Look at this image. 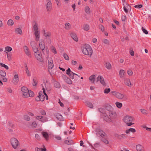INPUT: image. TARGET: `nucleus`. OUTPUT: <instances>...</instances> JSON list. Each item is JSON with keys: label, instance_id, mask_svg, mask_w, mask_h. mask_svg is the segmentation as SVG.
I'll return each instance as SVG.
<instances>
[{"label": "nucleus", "instance_id": "nucleus-29", "mask_svg": "<svg viewBox=\"0 0 151 151\" xmlns=\"http://www.w3.org/2000/svg\"><path fill=\"white\" fill-rule=\"evenodd\" d=\"M85 11L87 14H90L91 10L90 8L88 6H86L85 7Z\"/></svg>", "mask_w": 151, "mask_h": 151}, {"label": "nucleus", "instance_id": "nucleus-64", "mask_svg": "<svg viewBox=\"0 0 151 151\" xmlns=\"http://www.w3.org/2000/svg\"><path fill=\"white\" fill-rule=\"evenodd\" d=\"M8 125L9 127H11L13 128L14 127V125L11 122H9L8 124Z\"/></svg>", "mask_w": 151, "mask_h": 151}, {"label": "nucleus", "instance_id": "nucleus-24", "mask_svg": "<svg viewBox=\"0 0 151 151\" xmlns=\"http://www.w3.org/2000/svg\"><path fill=\"white\" fill-rule=\"evenodd\" d=\"M15 32L16 34L20 35H21L22 34L21 29L19 28H16L15 29Z\"/></svg>", "mask_w": 151, "mask_h": 151}, {"label": "nucleus", "instance_id": "nucleus-46", "mask_svg": "<svg viewBox=\"0 0 151 151\" xmlns=\"http://www.w3.org/2000/svg\"><path fill=\"white\" fill-rule=\"evenodd\" d=\"M28 97H33L34 96V93L32 91H29V92H28Z\"/></svg>", "mask_w": 151, "mask_h": 151}, {"label": "nucleus", "instance_id": "nucleus-62", "mask_svg": "<svg viewBox=\"0 0 151 151\" xmlns=\"http://www.w3.org/2000/svg\"><path fill=\"white\" fill-rule=\"evenodd\" d=\"M54 137L58 140H60L61 139V137L59 135H55L54 136Z\"/></svg>", "mask_w": 151, "mask_h": 151}, {"label": "nucleus", "instance_id": "nucleus-49", "mask_svg": "<svg viewBox=\"0 0 151 151\" xmlns=\"http://www.w3.org/2000/svg\"><path fill=\"white\" fill-rule=\"evenodd\" d=\"M63 57L65 60H69L68 56L65 53L64 54Z\"/></svg>", "mask_w": 151, "mask_h": 151}, {"label": "nucleus", "instance_id": "nucleus-58", "mask_svg": "<svg viewBox=\"0 0 151 151\" xmlns=\"http://www.w3.org/2000/svg\"><path fill=\"white\" fill-rule=\"evenodd\" d=\"M126 138V136L125 134H122L119 136V138L120 139L123 138Z\"/></svg>", "mask_w": 151, "mask_h": 151}, {"label": "nucleus", "instance_id": "nucleus-10", "mask_svg": "<svg viewBox=\"0 0 151 151\" xmlns=\"http://www.w3.org/2000/svg\"><path fill=\"white\" fill-rule=\"evenodd\" d=\"M45 89H46L47 91H49L51 90V86L50 83L47 81H46L45 83Z\"/></svg>", "mask_w": 151, "mask_h": 151}, {"label": "nucleus", "instance_id": "nucleus-55", "mask_svg": "<svg viewBox=\"0 0 151 151\" xmlns=\"http://www.w3.org/2000/svg\"><path fill=\"white\" fill-rule=\"evenodd\" d=\"M100 82L101 84H102L104 86L106 85L104 81V78L103 77H102V79H101Z\"/></svg>", "mask_w": 151, "mask_h": 151}, {"label": "nucleus", "instance_id": "nucleus-2", "mask_svg": "<svg viewBox=\"0 0 151 151\" xmlns=\"http://www.w3.org/2000/svg\"><path fill=\"white\" fill-rule=\"evenodd\" d=\"M124 122L128 126H130L134 124L132 122L134 121V119L130 116H126L123 119Z\"/></svg>", "mask_w": 151, "mask_h": 151}, {"label": "nucleus", "instance_id": "nucleus-23", "mask_svg": "<svg viewBox=\"0 0 151 151\" xmlns=\"http://www.w3.org/2000/svg\"><path fill=\"white\" fill-rule=\"evenodd\" d=\"M105 65L106 68L108 70H110L112 68L111 65L109 62H106Z\"/></svg>", "mask_w": 151, "mask_h": 151}, {"label": "nucleus", "instance_id": "nucleus-37", "mask_svg": "<svg viewBox=\"0 0 151 151\" xmlns=\"http://www.w3.org/2000/svg\"><path fill=\"white\" fill-rule=\"evenodd\" d=\"M140 111L141 113L144 115H147L148 114V111L145 109H140Z\"/></svg>", "mask_w": 151, "mask_h": 151}, {"label": "nucleus", "instance_id": "nucleus-63", "mask_svg": "<svg viewBox=\"0 0 151 151\" xmlns=\"http://www.w3.org/2000/svg\"><path fill=\"white\" fill-rule=\"evenodd\" d=\"M24 118L25 120L27 121H29L30 120V117L27 115H24Z\"/></svg>", "mask_w": 151, "mask_h": 151}, {"label": "nucleus", "instance_id": "nucleus-15", "mask_svg": "<svg viewBox=\"0 0 151 151\" xmlns=\"http://www.w3.org/2000/svg\"><path fill=\"white\" fill-rule=\"evenodd\" d=\"M52 4L51 2L50 1H49L46 4V9L47 11L48 12L50 11L52 9Z\"/></svg>", "mask_w": 151, "mask_h": 151}, {"label": "nucleus", "instance_id": "nucleus-38", "mask_svg": "<svg viewBox=\"0 0 151 151\" xmlns=\"http://www.w3.org/2000/svg\"><path fill=\"white\" fill-rule=\"evenodd\" d=\"M127 7H125L124 6V10L126 13H127L128 12V10L127 9H130L131 7L128 4H127Z\"/></svg>", "mask_w": 151, "mask_h": 151}, {"label": "nucleus", "instance_id": "nucleus-44", "mask_svg": "<svg viewBox=\"0 0 151 151\" xmlns=\"http://www.w3.org/2000/svg\"><path fill=\"white\" fill-rule=\"evenodd\" d=\"M115 104L116 105V106L119 108H120L122 106V103L116 102Z\"/></svg>", "mask_w": 151, "mask_h": 151}, {"label": "nucleus", "instance_id": "nucleus-17", "mask_svg": "<svg viewBox=\"0 0 151 151\" xmlns=\"http://www.w3.org/2000/svg\"><path fill=\"white\" fill-rule=\"evenodd\" d=\"M124 83L126 85L129 87H131L133 85L131 83L130 79L128 78L125 79Z\"/></svg>", "mask_w": 151, "mask_h": 151}, {"label": "nucleus", "instance_id": "nucleus-41", "mask_svg": "<svg viewBox=\"0 0 151 151\" xmlns=\"http://www.w3.org/2000/svg\"><path fill=\"white\" fill-rule=\"evenodd\" d=\"M30 45L32 47L35 46H37V43L34 41L32 40L30 42Z\"/></svg>", "mask_w": 151, "mask_h": 151}, {"label": "nucleus", "instance_id": "nucleus-52", "mask_svg": "<svg viewBox=\"0 0 151 151\" xmlns=\"http://www.w3.org/2000/svg\"><path fill=\"white\" fill-rule=\"evenodd\" d=\"M33 83L32 85L34 86H35L37 85V81L36 78H34L33 79Z\"/></svg>", "mask_w": 151, "mask_h": 151}, {"label": "nucleus", "instance_id": "nucleus-26", "mask_svg": "<svg viewBox=\"0 0 151 151\" xmlns=\"http://www.w3.org/2000/svg\"><path fill=\"white\" fill-rule=\"evenodd\" d=\"M95 75H93L89 77V79L91 81L92 83H93L95 81Z\"/></svg>", "mask_w": 151, "mask_h": 151}, {"label": "nucleus", "instance_id": "nucleus-61", "mask_svg": "<svg viewBox=\"0 0 151 151\" xmlns=\"http://www.w3.org/2000/svg\"><path fill=\"white\" fill-rule=\"evenodd\" d=\"M28 92L23 93L22 94L23 96L24 97L27 98L28 97Z\"/></svg>", "mask_w": 151, "mask_h": 151}, {"label": "nucleus", "instance_id": "nucleus-59", "mask_svg": "<svg viewBox=\"0 0 151 151\" xmlns=\"http://www.w3.org/2000/svg\"><path fill=\"white\" fill-rule=\"evenodd\" d=\"M127 73L128 75L130 76H132L133 74V72L130 69H129L127 70Z\"/></svg>", "mask_w": 151, "mask_h": 151}, {"label": "nucleus", "instance_id": "nucleus-25", "mask_svg": "<svg viewBox=\"0 0 151 151\" xmlns=\"http://www.w3.org/2000/svg\"><path fill=\"white\" fill-rule=\"evenodd\" d=\"M124 71L123 70H121L119 72L120 77L121 78H122L124 77L125 75Z\"/></svg>", "mask_w": 151, "mask_h": 151}, {"label": "nucleus", "instance_id": "nucleus-45", "mask_svg": "<svg viewBox=\"0 0 151 151\" xmlns=\"http://www.w3.org/2000/svg\"><path fill=\"white\" fill-rule=\"evenodd\" d=\"M0 65L2 67L4 68L6 70H8L9 68L8 66L2 63H0Z\"/></svg>", "mask_w": 151, "mask_h": 151}, {"label": "nucleus", "instance_id": "nucleus-14", "mask_svg": "<svg viewBox=\"0 0 151 151\" xmlns=\"http://www.w3.org/2000/svg\"><path fill=\"white\" fill-rule=\"evenodd\" d=\"M41 134L42 137H44L46 141L48 140L49 139V136L48 133L47 132L42 131Z\"/></svg>", "mask_w": 151, "mask_h": 151}, {"label": "nucleus", "instance_id": "nucleus-33", "mask_svg": "<svg viewBox=\"0 0 151 151\" xmlns=\"http://www.w3.org/2000/svg\"><path fill=\"white\" fill-rule=\"evenodd\" d=\"M5 50L4 51V52H9L11 51L12 50V48L9 46H6L5 47Z\"/></svg>", "mask_w": 151, "mask_h": 151}, {"label": "nucleus", "instance_id": "nucleus-43", "mask_svg": "<svg viewBox=\"0 0 151 151\" xmlns=\"http://www.w3.org/2000/svg\"><path fill=\"white\" fill-rule=\"evenodd\" d=\"M37 46H35L32 47V50L34 52V53L36 52L39 51V50Z\"/></svg>", "mask_w": 151, "mask_h": 151}, {"label": "nucleus", "instance_id": "nucleus-16", "mask_svg": "<svg viewBox=\"0 0 151 151\" xmlns=\"http://www.w3.org/2000/svg\"><path fill=\"white\" fill-rule=\"evenodd\" d=\"M109 114L111 119H114L116 117V113L115 111H113L109 112Z\"/></svg>", "mask_w": 151, "mask_h": 151}, {"label": "nucleus", "instance_id": "nucleus-21", "mask_svg": "<svg viewBox=\"0 0 151 151\" xmlns=\"http://www.w3.org/2000/svg\"><path fill=\"white\" fill-rule=\"evenodd\" d=\"M33 30L34 31V32L40 31L39 30L38 25L36 23H35L33 26Z\"/></svg>", "mask_w": 151, "mask_h": 151}, {"label": "nucleus", "instance_id": "nucleus-40", "mask_svg": "<svg viewBox=\"0 0 151 151\" xmlns=\"http://www.w3.org/2000/svg\"><path fill=\"white\" fill-rule=\"evenodd\" d=\"M0 75L2 77H5L6 76V72L3 70H0Z\"/></svg>", "mask_w": 151, "mask_h": 151}, {"label": "nucleus", "instance_id": "nucleus-11", "mask_svg": "<svg viewBox=\"0 0 151 151\" xmlns=\"http://www.w3.org/2000/svg\"><path fill=\"white\" fill-rule=\"evenodd\" d=\"M36 118L37 119L42 122H45L47 121V118L44 116H36Z\"/></svg>", "mask_w": 151, "mask_h": 151}, {"label": "nucleus", "instance_id": "nucleus-56", "mask_svg": "<svg viewBox=\"0 0 151 151\" xmlns=\"http://www.w3.org/2000/svg\"><path fill=\"white\" fill-rule=\"evenodd\" d=\"M98 110L101 113H103L104 114V109L102 108H99L98 109Z\"/></svg>", "mask_w": 151, "mask_h": 151}, {"label": "nucleus", "instance_id": "nucleus-8", "mask_svg": "<svg viewBox=\"0 0 151 151\" xmlns=\"http://www.w3.org/2000/svg\"><path fill=\"white\" fill-rule=\"evenodd\" d=\"M23 49L25 54L29 57L31 58V53L28 47L27 46L25 45L23 47Z\"/></svg>", "mask_w": 151, "mask_h": 151}, {"label": "nucleus", "instance_id": "nucleus-53", "mask_svg": "<svg viewBox=\"0 0 151 151\" xmlns=\"http://www.w3.org/2000/svg\"><path fill=\"white\" fill-rule=\"evenodd\" d=\"M6 90L7 92L10 93H12L13 92V90L11 88H6Z\"/></svg>", "mask_w": 151, "mask_h": 151}, {"label": "nucleus", "instance_id": "nucleus-34", "mask_svg": "<svg viewBox=\"0 0 151 151\" xmlns=\"http://www.w3.org/2000/svg\"><path fill=\"white\" fill-rule=\"evenodd\" d=\"M21 90L23 93L29 92V90L27 88L23 86L21 88Z\"/></svg>", "mask_w": 151, "mask_h": 151}, {"label": "nucleus", "instance_id": "nucleus-13", "mask_svg": "<svg viewBox=\"0 0 151 151\" xmlns=\"http://www.w3.org/2000/svg\"><path fill=\"white\" fill-rule=\"evenodd\" d=\"M96 132L102 137H105L106 134L102 130L98 129H96Z\"/></svg>", "mask_w": 151, "mask_h": 151}, {"label": "nucleus", "instance_id": "nucleus-5", "mask_svg": "<svg viewBox=\"0 0 151 151\" xmlns=\"http://www.w3.org/2000/svg\"><path fill=\"white\" fill-rule=\"evenodd\" d=\"M34 55L37 60L40 62H43L42 56L40 52L38 51L35 53Z\"/></svg>", "mask_w": 151, "mask_h": 151}, {"label": "nucleus", "instance_id": "nucleus-19", "mask_svg": "<svg viewBox=\"0 0 151 151\" xmlns=\"http://www.w3.org/2000/svg\"><path fill=\"white\" fill-rule=\"evenodd\" d=\"M43 32H44V35L46 37V39L48 38L49 40H50V39L49 37L51 35V33L49 32H45V30H43Z\"/></svg>", "mask_w": 151, "mask_h": 151}, {"label": "nucleus", "instance_id": "nucleus-7", "mask_svg": "<svg viewBox=\"0 0 151 151\" xmlns=\"http://www.w3.org/2000/svg\"><path fill=\"white\" fill-rule=\"evenodd\" d=\"M42 57L45 58L47 60L49 57V51L47 49L46 50L42 51Z\"/></svg>", "mask_w": 151, "mask_h": 151}, {"label": "nucleus", "instance_id": "nucleus-22", "mask_svg": "<svg viewBox=\"0 0 151 151\" xmlns=\"http://www.w3.org/2000/svg\"><path fill=\"white\" fill-rule=\"evenodd\" d=\"M34 34L35 37V40L36 41H38L39 40L40 37V31L36 32H34Z\"/></svg>", "mask_w": 151, "mask_h": 151}, {"label": "nucleus", "instance_id": "nucleus-32", "mask_svg": "<svg viewBox=\"0 0 151 151\" xmlns=\"http://www.w3.org/2000/svg\"><path fill=\"white\" fill-rule=\"evenodd\" d=\"M57 119L61 121L63 119V116L60 114H57L55 115Z\"/></svg>", "mask_w": 151, "mask_h": 151}, {"label": "nucleus", "instance_id": "nucleus-48", "mask_svg": "<svg viewBox=\"0 0 151 151\" xmlns=\"http://www.w3.org/2000/svg\"><path fill=\"white\" fill-rule=\"evenodd\" d=\"M102 42L104 43L107 45H109V40L106 39H103L102 40Z\"/></svg>", "mask_w": 151, "mask_h": 151}, {"label": "nucleus", "instance_id": "nucleus-12", "mask_svg": "<svg viewBox=\"0 0 151 151\" xmlns=\"http://www.w3.org/2000/svg\"><path fill=\"white\" fill-rule=\"evenodd\" d=\"M136 148L137 151H145L144 146L140 144L137 145Z\"/></svg>", "mask_w": 151, "mask_h": 151}, {"label": "nucleus", "instance_id": "nucleus-51", "mask_svg": "<svg viewBox=\"0 0 151 151\" xmlns=\"http://www.w3.org/2000/svg\"><path fill=\"white\" fill-rule=\"evenodd\" d=\"M52 52L56 54L57 53L55 48L53 46H52L51 48Z\"/></svg>", "mask_w": 151, "mask_h": 151}, {"label": "nucleus", "instance_id": "nucleus-3", "mask_svg": "<svg viewBox=\"0 0 151 151\" xmlns=\"http://www.w3.org/2000/svg\"><path fill=\"white\" fill-rule=\"evenodd\" d=\"M111 93L113 96L119 99H124V100H127V98L124 94L119 92L116 91H112Z\"/></svg>", "mask_w": 151, "mask_h": 151}, {"label": "nucleus", "instance_id": "nucleus-20", "mask_svg": "<svg viewBox=\"0 0 151 151\" xmlns=\"http://www.w3.org/2000/svg\"><path fill=\"white\" fill-rule=\"evenodd\" d=\"M53 61L52 59L48 60V66L49 69H52L53 67Z\"/></svg>", "mask_w": 151, "mask_h": 151}, {"label": "nucleus", "instance_id": "nucleus-28", "mask_svg": "<svg viewBox=\"0 0 151 151\" xmlns=\"http://www.w3.org/2000/svg\"><path fill=\"white\" fill-rule=\"evenodd\" d=\"M71 28V25L70 23H65V28L67 30H69Z\"/></svg>", "mask_w": 151, "mask_h": 151}, {"label": "nucleus", "instance_id": "nucleus-47", "mask_svg": "<svg viewBox=\"0 0 151 151\" xmlns=\"http://www.w3.org/2000/svg\"><path fill=\"white\" fill-rule=\"evenodd\" d=\"M65 81L68 84H71L72 83V81L71 80L68 78L66 79Z\"/></svg>", "mask_w": 151, "mask_h": 151}, {"label": "nucleus", "instance_id": "nucleus-57", "mask_svg": "<svg viewBox=\"0 0 151 151\" xmlns=\"http://www.w3.org/2000/svg\"><path fill=\"white\" fill-rule=\"evenodd\" d=\"M142 30L143 32V33L147 35L148 34V32L147 30L145 29L143 27H142Z\"/></svg>", "mask_w": 151, "mask_h": 151}, {"label": "nucleus", "instance_id": "nucleus-27", "mask_svg": "<svg viewBox=\"0 0 151 151\" xmlns=\"http://www.w3.org/2000/svg\"><path fill=\"white\" fill-rule=\"evenodd\" d=\"M130 132H131L132 133H134L136 132V130L134 129L131 128L127 130L125 132L127 134H129Z\"/></svg>", "mask_w": 151, "mask_h": 151}, {"label": "nucleus", "instance_id": "nucleus-4", "mask_svg": "<svg viewBox=\"0 0 151 151\" xmlns=\"http://www.w3.org/2000/svg\"><path fill=\"white\" fill-rule=\"evenodd\" d=\"M12 145L14 149H16L19 145V142L17 139L14 138H12L11 139Z\"/></svg>", "mask_w": 151, "mask_h": 151}, {"label": "nucleus", "instance_id": "nucleus-42", "mask_svg": "<svg viewBox=\"0 0 151 151\" xmlns=\"http://www.w3.org/2000/svg\"><path fill=\"white\" fill-rule=\"evenodd\" d=\"M7 24L9 26H12L14 24V22L12 19H10L7 22Z\"/></svg>", "mask_w": 151, "mask_h": 151}, {"label": "nucleus", "instance_id": "nucleus-31", "mask_svg": "<svg viewBox=\"0 0 151 151\" xmlns=\"http://www.w3.org/2000/svg\"><path fill=\"white\" fill-rule=\"evenodd\" d=\"M54 85L55 87L57 88H60V84L57 81H55L54 82Z\"/></svg>", "mask_w": 151, "mask_h": 151}, {"label": "nucleus", "instance_id": "nucleus-35", "mask_svg": "<svg viewBox=\"0 0 151 151\" xmlns=\"http://www.w3.org/2000/svg\"><path fill=\"white\" fill-rule=\"evenodd\" d=\"M65 143L68 145H70L73 144V142L72 140H67L64 141Z\"/></svg>", "mask_w": 151, "mask_h": 151}, {"label": "nucleus", "instance_id": "nucleus-1", "mask_svg": "<svg viewBox=\"0 0 151 151\" xmlns=\"http://www.w3.org/2000/svg\"><path fill=\"white\" fill-rule=\"evenodd\" d=\"M82 51L84 55L91 58L93 54V50L91 46L88 44H85L81 48Z\"/></svg>", "mask_w": 151, "mask_h": 151}, {"label": "nucleus", "instance_id": "nucleus-39", "mask_svg": "<svg viewBox=\"0 0 151 151\" xmlns=\"http://www.w3.org/2000/svg\"><path fill=\"white\" fill-rule=\"evenodd\" d=\"M106 108L109 112L112 111V108L110 105H108L107 106H106Z\"/></svg>", "mask_w": 151, "mask_h": 151}, {"label": "nucleus", "instance_id": "nucleus-6", "mask_svg": "<svg viewBox=\"0 0 151 151\" xmlns=\"http://www.w3.org/2000/svg\"><path fill=\"white\" fill-rule=\"evenodd\" d=\"M14 76L13 80V83L14 84H16L19 81V76L17 73L14 71Z\"/></svg>", "mask_w": 151, "mask_h": 151}, {"label": "nucleus", "instance_id": "nucleus-9", "mask_svg": "<svg viewBox=\"0 0 151 151\" xmlns=\"http://www.w3.org/2000/svg\"><path fill=\"white\" fill-rule=\"evenodd\" d=\"M39 47L42 51L46 50L45 49V44L43 40L41 39L40 40L39 42Z\"/></svg>", "mask_w": 151, "mask_h": 151}, {"label": "nucleus", "instance_id": "nucleus-60", "mask_svg": "<svg viewBox=\"0 0 151 151\" xmlns=\"http://www.w3.org/2000/svg\"><path fill=\"white\" fill-rule=\"evenodd\" d=\"M99 29H101L102 32H104V27L101 24H100L99 25Z\"/></svg>", "mask_w": 151, "mask_h": 151}, {"label": "nucleus", "instance_id": "nucleus-18", "mask_svg": "<svg viewBox=\"0 0 151 151\" xmlns=\"http://www.w3.org/2000/svg\"><path fill=\"white\" fill-rule=\"evenodd\" d=\"M71 37L76 42L78 41V39L75 33L72 32L70 34Z\"/></svg>", "mask_w": 151, "mask_h": 151}, {"label": "nucleus", "instance_id": "nucleus-30", "mask_svg": "<svg viewBox=\"0 0 151 151\" xmlns=\"http://www.w3.org/2000/svg\"><path fill=\"white\" fill-rule=\"evenodd\" d=\"M104 120L106 121V122H111V119L108 116H104Z\"/></svg>", "mask_w": 151, "mask_h": 151}, {"label": "nucleus", "instance_id": "nucleus-50", "mask_svg": "<svg viewBox=\"0 0 151 151\" xmlns=\"http://www.w3.org/2000/svg\"><path fill=\"white\" fill-rule=\"evenodd\" d=\"M87 106L91 108H92L93 107V105L90 102H87L86 103Z\"/></svg>", "mask_w": 151, "mask_h": 151}, {"label": "nucleus", "instance_id": "nucleus-36", "mask_svg": "<svg viewBox=\"0 0 151 151\" xmlns=\"http://www.w3.org/2000/svg\"><path fill=\"white\" fill-rule=\"evenodd\" d=\"M83 29L84 30L88 31L89 29V27L88 24H85L83 26Z\"/></svg>", "mask_w": 151, "mask_h": 151}, {"label": "nucleus", "instance_id": "nucleus-54", "mask_svg": "<svg viewBox=\"0 0 151 151\" xmlns=\"http://www.w3.org/2000/svg\"><path fill=\"white\" fill-rule=\"evenodd\" d=\"M111 90L110 88H105L104 91V93H109L110 91Z\"/></svg>", "mask_w": 151, "mask_h": 151}]
</instances>
